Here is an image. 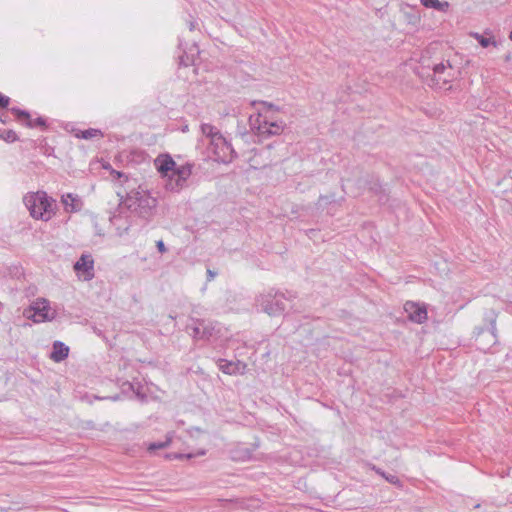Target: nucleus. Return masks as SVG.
<instances>
[{"mask_svg":"<svg viewBox=\"0 0 512 512\" xmlns=\"http://www.w3.org/2000/svg\"><path fill=\"white\" fill-rule=\"evenodd\" d=\"M120 200L133 217H139L146 222L154 216L158 203L157 199L145 190H131Z\"/></svg>","mask_w":512,"mask_h":512,"instance_id":"f257e3e1","label":"nucleus"},{"mask_svg":"<svg viewBox=\"0 0 512 512\" xmlns=\"http://www.w3.org/2000/svg\"><path fill=\"white\" fill-rule=\"evenodd\" d=\"M421 71L417 70L416 73L422 78H430V85L442 89L445 84L452 81L454 77V69L449 60L441 61L440 63H427L424 57L421 59Z\"/></svg>","mask_w":512,"mask_h":512,"instance_id":"f03ea898","label":"nucleus"},{"mask_svg":"<svg viewBox=\"0 0 512 512\" xmlns=\"http://www.w3.org/2000/svg\"><path fill=\"white\" fill-rule=\"evenodd\" d=\"M497 313L488 310L484 313L483 325L475 328L473 337L477 349L486 352L497 343Z\"/></svg>","mask_w":512,"mask_h":512,"instance_id":"7ed1b4c3","label":"nucleus"},{"mask_svg":"<svg viewBox=\"0 0 512 512\" xmlns=\"http://www.w3.org/2000/svg\"><path fill=\"white\" fill-rule=\"evenodd\" d=\"M294 297L290 293L286 296L281 291L270 288L268 291L257 296L256 305L262 312L271 317L281 316L286 310L285 301L291 300Z\"/></svg>","mask_w":512,"mask_h":512,"instance_id":"20e7f679","label":"nucleus"},{"mask_svg":"<svg viewBox=\"0 0 512 512\" xmlns=\"http://www.w3.org/2000/svg\"><path fill=\"white\" fill-rule=\"evenodd\" d=\"M23 202L33 218L43 221L51 219L54 200L46 192L29 193L24 196Z\"/></svg>","mask_w":512,"mask_h":512,"instance_id":"39448f33","label":"nucleus"},{"mask_svg":"<svg viewBox=\"0 0 512 512\" xmlns=\"http://www.w3.org/2000/svg\"><path fill=\"white\" fill-rule=\"evenodd\" d=\"M109 220L119 236L128 233L133 224V216L129 213L121 200L117 209L111 214Z\"/></svg>","mask_w":512,"mask_h":512,"instance_id":"423d86ee","label":"nucleus"},{"mask_svg":"<svg viewBox=\"0 0 512 512\" xmlns=\"http://www.w3.org/2000/svg\"><path fill=\"white\" fill-rule=\"evenodd\" d=\"M211 149L216 160L222 163H230L237 157V153L232 147V144L223 135H219L215 138L214 142L211 144Z\"/></svg>","mask_w":512,"mask_h":512,"instance_id":"0eeeda50","label":"nucleus"},{"mask_svg":"<svg viewBox=\"0 0 512 512\" xmlns=\"http://www.w3.org/2000/svg\"><path fill=\"white\" fill-rule=\"evenodd\" d=\"M256 122V129L258 131V135L264 138L273 135H280L285 127V123L283 121L269 120L266 116H263L262 114L258 115ZM253 126L255 127V124H253Z\"/></svg>","mask_w":512,"mask_h":512,"instance_id":"6e6552de","label":"nucleus"},{"mask_svg":"<svg viewBox=\"0 0 512 512\" xmlns=\"http://www.w3.org/2000/svg\"><path fill=\"white\" fill-rule=\"evenodd\" d=\"M193 164L186 163L181 166L175 164V168L170 175L166 187L172 191H179L185 184L187 179L192 174Z\"/></svg>","mask_w":512,"mask_h":512,"instance_id":"1a4fd4ad","label":"nucleus"},{"mask_svg":"<svg viewBox=\"0 0 512 512\" xmlns=\"http://www.w3.org/2000/svg\"><path fill=\"white\" fill-rule=\"evenodd\" d=\"M75 272L83 277L85 281L94 278V259L91 254L83 253L73 266Z\"/></svg>","mask_w":512,"mask_h":512,"instance_id":"9d476101","label":"nucleus"},{"mask_svg":"<svg viewBox=\"0 0 512 512\" xmlns=\"http://www.w3.org/2000/svg\"><path fill=\"white\" fill-rule=\"evenodd\" d=\"M404 310L407 313L408 319L417 324H423L428 319L427 308L424 304L407 301L404 304Z\"/></svg>","mask_w":512,"mask_h":512,"instance_id":"9b49d317","label":"nucleus"},{"mask_svg":"<svg viewBox=\"0 0 512 512\" xmlns=\"http://www.w3.org/2000/svg\"><path fill=\"white\" fill-rule=\"evenodd\" d=\"M11 113L15 115L16 119L23 123L28 128L41 127L42 129L47 128L46 119L43 117H37L36 119H31V115L27 110L20 109L18 107H12L10 109Z\"/></svg>","mask_w":512,"mask_h":512,"instance_id":"f8f14e48","label":"nucleus"},{"mask_svg":"<svg viewBox=\"0 0 512 512\" xmlns=\"http://www.w3.org/2000/svg\"><path fill=\"white\" fill-rule=\"evenodd\" d=\"M154 164L162 176H167L170 178V175L175 168L176 162L169 154H161L154 160Z\"/></svg>","mask_w":512,"mask_h":512,"instance_id":"ddd939ff","label":"nucleus"},{"mask_svg":"<svg viewBox=\"0 0 512 512\" xmlns=\"http://www.w3.org/2000/svg\"><path fill=\"white\" fill-rule=\"evenodd\" d=\"M218 367L225 374L235 375V374H243L247 365L240 360L234 362V361H228L226 359H219Z\"/></svg>","mask_w":512,"mask_h":512,"instance_id":"4468645a","label":"nucleus"},{"mask_svg":"<svg viewBox=\"0 0 512 512\" xmlns=\"http://www.w3.org/2000/svg\"><path fill=\"white\" fill-rule=\"evenodd\" d=\"M31 310L34 311V314L32 316V320L35 323H40L44 321H49L54 318L53 315H50V307L47 301H44L43 303L39 304L36 303L34 306H31Z\"/></svg>","mask_w":512,"mask_h":512,"instance_id":"2eb2a0df","label":"nucleus"},{"mask_svg":"<svg viewBox=\"0 0 512 512\" xmlns=\"http://www.w3.org/2000/svg\"><path fill=\"white\" fill-rule=\"evenodd\" d=\"M69 351L70 349L65 343L54 341L50 358L56 363L62 362L68 357Z\"/></svg>","mask_w":512,"mask_h":512,"instance_id":"dca6fc26","label":"nucleus"},{"mask_svg":"<svg viewBox=\"0 0 512 512\" xmlns=\"http://www.w3.org/2000/svg\"><path fill=\"white\" fill-rule=\"evenodd\" d=\"M62 203L64 204L67 212L73 213L81 210L82 202L78 195L67 193L62 196Z\"/></svg>","mask_w":512,"mask_h":512,"instance_id":"f3484780","label":"nucleus"},{"mask_svg":"<svg viewBox=\"0 0 512 512\" xmlns=\"http://www.w3.org/2000/svg\"><path fill=\"white\" fill-rule=\"evenodd\" d=\"M365 183L371 192L379 196L380 200H382L383 198H387L386 189L382 185L378 177L370 176V178L367 179Z\"/></svg>","mask_w":512,"mask_h":512,"instance_id":"a211bd4d","label":"nucleus"},{"mask_svg":"<svg viewBox=\"0 0 512 512\" xmlns=\"http://www.w3.org/2000/svg\"><path fill=\"white\" fill-rule=\"evenodd\" d=\"M194 323H198L201 325L202 332L200 339L201 340H209L215 333V326L213 322L206 321L204 319H192Z\"/></svg>","mask_w":512,"mask_h":512,"instance_id":"6ab92c4d","label":"nucleus"},{"mask_svg":"<svg viewBox=\"0 0 512 512\" xmlns=\"http://www.w3.org/2000/svg\"><path fill=\"white\" fill-rule=\"evenodd\" d=\"M369 467L376 474H378L379 476L384 478L388 483H390L396 487H399V488H401L403 486L402 481L396 475L388 474L383 469H381L380 467H377L374 464H369Z\"/></svg>","mask_w":512,"mask_h":512,"instance_id":"aec40b11","label":"nucleus"},{"mask_svg":"<svg viewBox=\"0 0 512 512\" xmlns=\"http://www.w3.org/2000/svg\"><path fill=\"white\" fill-rule=\"evenodd\" d=\"M183 55L179 57L180 65L189 66L190 62L193 61V57L200 53V50L197 44L194 42L193 45L189 48H183Z\"/></svg>","mask_w":512,"mask_h":512,"instance_id":"412c9836","label":"nucleus"},{"mask_svg":"<svg viewBox=\"0 0 512 512\" xmlns=\"http://www.w3.org/2000/svg\"><path fill=\"white\" fill-rule=\"evenodd\" d=\"M74 135L78 139L90 140L103 137V132L100 129L89 128L86 130H75Z\"/></svg>","mask_w":512,"mask_h":512,"instance_id":"4be33fe9","label":"nucleus"},{"mask_svg":"<svg viewBox=\"0 0 512 512\" xmlns=\"http://www.w3.org/2000/svg\"><path fill=\"white\" fill-rule=\"evenodd\" d=\"M471 35L477 39L478 43L482 47L486 48L489 45H493V46L497 45V42H496L493 34H471Z\"/></svg>","mask_w":512,"mask_h":512,"instance_id":"5701e85b","label":"nucleus"},{"mask_svg":"<svg viewBox=\"0 0 512 512\" xmlns=\"http://www.w3.org/2000/svg\"><path fill=\"white\" fill-rule=\"evenodd\" d=\"M202 133L211 139V144L214 142L215 138L219 135H222L221 132L213 125L205 123L201 125Z\"/></svg>","mask_w":512,"mask_h":512,"instance_id":"b1692460","label":"nucleus"},{"mask_svg":"<svg viewBox=\"0 0 512 512\" xmlns=\"http://www.w3.org/2000/svg\"><path fill=\"white\" fill-rule=\"evenodd\" d=\"M421 4L427 8H434L438 11H446L449 7L448 2H440L439 0H420Z\"/></svg>","mask_w":512,"mask_h":512,"instance_id":"393cba45","label":"nucleus"},{"mask_svg":"<svg viewBox=\"0 0 512 512\" xmlns=\"http://www.w3.org/2000/svg\"><path fill=\"white\" fill-rule=\"evenodd\" d=\"M205 453H206L205 450H200L196 454H193V453L185 454V453L172 452V453L166 454V458L170 459V460H173V459H177V460L192 459V458H194L197 455H201V456L205 455Z\"/></svg>","mask_w":512,"mask_h":512,"instance_id":"a878e982","label":"nucleus"},{"mask_svg":"<svg viewBox=\"0 0 512 512\" xmlns=\"http://www.w3.org/2000/svg\"><path fill=\"white\" fill-rule=\"evenodd\" d=\"M171 443V437L167 436L166 440L164 441H157V442H151L149 443L147 450L150 453L155 452L156 450L164 449L168 447Z\"/></svg>","mask_w":512,"mask_h":512,"instance_id":"bb28decb","label":"nucleus"},{"mask_svg":"<svg viewBox=\"0 0 512 512\" xmlns=\"http://www.w3.org/2000/svg\"><path fill=\"white\" fill-rule=\"evenodd\" d=\"M0 137L7 143L16 142L19 139L17 133L11 129L1 131Z\"/></svg>","mask_w":512,"mask_h":512,"instance_id":"cd10ccee","label":"nucleus"},{"mask_svg":"<svg viewBox=\"0 0 512 512\" xmlns=\"http://www.w3.org/2000/svg\"><path fill=\"white\" fill-rule=\"evenodd\" d=\"M141 385L138 383V386H137V389L135 388V385L131 382H128V381H125L123 384H122V389L124 391H133L138 397H144L145 395L144 394H141L140 393V389H141Z\"/></svg>","mask_w":512,"mask_h":512,"instance_id":"c85d7f7f","label":"nucleus"},{"mask_svg":"<svg viewBox=\"0 0 512 512\" xmlns=\"http://www.w3.org/2000/svg\"><path fill=\"white\" fill-rule=\"evenodd\" d=\"M192 329V335L196 339H200L202 328L201 325L198 323H195V325L191 328Z\"/></svg>","mask_w":512,"mask_h":512,"instance_id":"c756f323","label":"nucleus"},{"mask_svg":"<svg viewBox=\"0 0 512 512\" xmlns=\"http://www.w3.org/2000/svg\"><path fill=\"white\" fill-rule=\"evenodd\" d=\"M10 103V98L0 93V108H7Z\"/></svg>","mask_w":512,"mask_h":512,"instance_id":"7c9ffc66","label":"nucleus"},{"mask_svg":"<svg viewBox=\"0 0 512 512\" xmlns=\"http://www.w3.org/2000/svg\"><path fill=\"white\" fill-rule=\"evenodd\" d=\"M156 247H157L158 252L161 253V254H163V253H165L167 251V248H166L163 240H158L156 242Z\"/></svg>","mask_w":512,"mask_h":512,"instance_id":"2f4dec72","label":"nucleus"},{"mask_svg":"<svg viewBox=\"0 0 512 512\" xmlns=\"http://www.w3.org/2000/svg\"><path fill=\"white\" fill-rule=\"evenodd\" d=\"M261 104L266 107L268 110H275V111H279V107H277L276 105H274L273 103H270V102H266V101H262Z\"/></svg>","mask_w":512,"mask_h":512,"instance_id":"473e14b6","label":"nucleus"},{"mask_svg":"<svg viewBox=\"0 0 512 512\" xmlns=\"http://www.w3.org/2000/svg\"><path fill=\"white\" fill-rule=\"evenodd\" d=\"M111 175H112L114 178H117V179H120V178H122V177H123V178H125V181H127V180H128V177H127L124 173H122V172H120V171L112 170Z\"/></svg>","mask_w":512,"mask_h":512,"instance_id":"72a5a7b5","label":"nucleus"},{"mask_svg":"<svg viewBox=\"0 0 512 512\" xmlns=\"http://www.w3.org/2000/svg\"><path fill=\"white\" fill-rule=\"evenodd\" d=\"M206 275H207V281H212L216 277L217 272H215L211 269H207Z\"/></svg>","mask_w":512,"mask_h":512,"instance_id":"f704fd0d","label":"nucleus"},{"mask_svg":"<svg viewBox=\"0 0 512 512\" xmlns=\"http://www.w3.org/2000/svg\"><path fill=\"white\" fill-rule=\"evenodd\" d=\"M326 202V203H331L334 201V196H320L319 197V202Z\"/></svg>","mask_w":512,"mask_h":512,"instance_id":"c9c22d12","label":"nucleus"},{"mask_svg":"<svg viewBox=\"0 0 512 512\" xmlns=\"http://www.w3.org/2000/svg\"><path fill=\"white\" fill-rule=\"evenodd\" d=\"M107 399H111L112 401H117L120 399V396L119 395H114V396H111V397H107Z\"/></svg>","mask_w":512,"mask_h":512,"instance_id":"e433bc0d","label":"nucleus"},{"mask_svg":"<svg viewBox=\"0 0 512 512\" xmlns=\"http://www.w3.org/2000/svg\"><path fill=\"white\" fill-rule=\"evenodd\" d=\"M9 509V507H4L0 505V512H7Z\"/></svg>","mask_w":512,"mask_h":512,"instance_id":"4c0bfd02","label":"nucleus"},{"mask_svg":"<svg viewBox=\"0 0 512 512\" xmlns=\"http://www.w3.org/2000/svg\"><path fill=\"white\" fill-rule=\"evenodd\" d=\"M0 121L3 122V123H6V119L5 118H0Z\"/></svg>","mask_w":512,"mask_h":512,"instance_id":"58836bf2","label":"nucleus"},{"mask_svg":"<svg viewBox=\"0 0 512 512\" xmlns=\"http://www.w3.org/2000/svg\"><path fill=\"white\" fill-rule=\"evenodd\" d=\"M314 232H315V230H314V229H311V230L309 231V233H311V234H312V233H314Z\"/></svg>","mask_w":512,"mask_h":512,"instance_id":"ea45409f","label":"nucleus"},{"mask_svg":"<svg viewBox=\"0 0 512 512\" xmlns=\"http://www.w3.org/2000/svg\"><path fill=\"white\" fill-rule=\"evenodd\" d=\"M509 38H510V40L512 41V34H509Z\"/></svg>","mask_w":512,"mask_h":512,"instance_id":"a19ab883","label":"nucleus"},{"mask_svg":"<svg viewBox=\"0 0 512 512\" xmlns=\"http://www.w3.org/2000/svg\"><path fill=\"white\" fill-rule=\"evenodd\" d=\"M510 32H512V30Z\"/></svg>","mask_w":512,"mask_h":512,"instance_id":"79ce46f5","label":"nucleus"}]
</instances>
